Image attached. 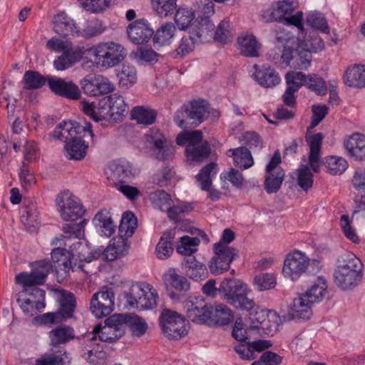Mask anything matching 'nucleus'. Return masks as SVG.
Returning <instances> with one entry per match:
<instances>
[{"label": "nucleus", "instance_id": "nucleus-22", "mask_svg": "<svg viewBox=\"0 0 365 365\" xmlns=\"http://www.w3.org/2000/svg\"><path fill=\"white\" fill-rule=\"evenodd\" d=\"M182 266L186 275L195 281H200L207 277L208 272L206 266L197 261L192 255L185 257Z\"/></svg>", "mask_w": 365, "mask_h": 365}, {"label": "nucleus", "instance_id": "nucleus-61", "mask_svg": "<svg viewBox=\"0 0 365 365\" xmlns=\"http://www.w3.org/2000/svg\"><path fill=\"white\" fill-rule=\"evenodd\" d=\"M127 326L129 327L132 335L138 337L145 334L148 329L145 321L137 315L129 314Z\"/></svg>", "mask_w": 365, "mask_h": 365}, {"label": "nucleus", "instance_id": "nucleus-5", "mask_svg": "<svg viewBox=\"0 0 365 365\" xmlns=\"http://www.w3.org/2000/svg\"><path fill=\"white\" fill-rule=\"evenodd\" d=\"M145 143L151 157L158 160L173 159L175 147L159 130H150L145 135Z\"/></svg>", "mask_w": 365, "mask_h": 365}, {"label": "nucleus", "instance_id": "nucleus-12", "mask_svg": "<svg viewBox=\"0 0 365 365\" xmlns=\"http://www.w3.org/2000/svg\"><path fill=\"white\" fill-rule=\"evenodd\" d=\"M61 217L65 221H75L85 213V209L79 199L68 191L61 192L56 198Z\"/></svg>", "mask_w": 365, "mask_h": 365}, {"label": "nucleus", "instance_id": "nucleus-55", "mask_svg": "<svg viewBox=\"0 0 365 365\" xmlns=\"http://www.w3.org/2000/svg\"><path fill=\"white\" fill-rule=\"evenodd\" d=\"M304 86L318 96H324L327 92L325 81L318 74L312 73L309 75Z\"/></svg>", "mask_w": 365, "mask_h": 365}, {"label": "nucleus", "instance_id": "nucleus-13", "mask_svg": "<svg viewBox=\"0 0 365 365\" xmlns=\"http://www.w3.org/2000/svg\"><path fill=\"white\" fill-rule=\"evenodd\" d=\"M81 86L84 93L90 96L107 94L115 88L108 78L101 75H87L81 80Z\"/></svg>", "mask_w": 365, "mask_h": 365}, {"label": "nucleus", "instance_id": "nucleus-17", "mask_svg": "<svg viewBox=\"0 0 365 365\" xmlns=\"http://www.w3.org/2000/svg\"><path fill=\"white\" fill-rule=\"evenodd\" d=\"M48 85L51 91L56 95L72 100L81 98V91L78 87L72 81H66L61 78L48 76Z\"/></svg>", "mask_w": 365, "mask_h": 365}, {"label": "nucleus", "instance_id": "nucleus-59", "mask_svg": "<svg viewBox=\"0 0 365 365\" xmlns=\"http://www.w3.org/2000/svg\"><path fill=\"white\" fill-rule=\"evenodd\" d=\"M85 342L86 344L82 349L81 356L93 365L99 364L98 360L103 359L106 354L101 351L95 350L93 347L95 345L94 342H88L86 340Z\"/></svg>", "mask_w": 365, "mask_h": 365}, {"label": "nucleus", "instance_id": "nucleus-49", "mask_svg": "<svg viewBox=\"0 0 365 365\" xmlns=\"http://www.w3.org/2000/svg\"><path fill=\"white\" fill-rule=\"evenodd\" d=\"M98 44L88 48L78 47L77 51L80 53V60H83V68H90L96 64L98 66V55L97 53Z\"/></svg>", "mask_w": 365, "mask_h": 365}, {"label": "nucleus", "instance_id": "nucleus-47", "mask_svg": "<svg viewBox=\"0 0 365 365\" xmlns=\"http://www.w3.org/2000/svg\"><path fill=\"white\" fill-rule=\"evenodd\" d=\"M48 83V76H43L35 71H27L25 72L21 83L24 88L26 90H36L43 87Z\"/></svg>", "mask_w": 365, "mask_h": 365}, {"label": "nucleus", "instance_id": "nucleus-25", "mask_svg": "<svg viewBox=\"0 0 365 365\" xmlns=\"http://www.w3.org/2000/svg\"><path fill=\"white\" fill-rule=\"evenodd\" d=\"M53 24L54 32L61 36L66 37L70 35L73 36L75 33H77L73 21L63 11L53 16Z\"/></svg>", "mask_w": 365, "mask_h": 365}, {"label": "nucleus", "instance_id": "nucleus-36", "mask_svg": "<svg viewBox=\"0 0 365 365\" xmlns=\"http://www.w3.org/2000/svg\"><path fill=\"white\" fill-rule=\"evenodd\" d=\"M59 305L60 307L57 313L62 315L61 318L63 321L73 317L76 306L74 294L70 292L61 290L60 292Z\"/></svg>", "mask_w": 365, "mask_h": 365}, {"label": "nucleus", "instance_id": "nucleus-42", "mask_svg": "<svg viewBox=\"0 0 365 365\" xmlns=\"http://www.w3.org/2000/svg\"><path fill=\"white\" fill-rule=\"evenodd\" d=\"M71 357L66 351L48 352L36 360V365H70Z\"/></svg>", "mask_w": 365, "mask_h": 365}, {"label": "nucleus", "instance_id": "nucleus-15", "mask_svg": "<svg viewBox=\"0 0 365 365\" xmlns=\"http://www.w3.org/2000/svg\"><path fill=\"white\" fill-rule=\"evenodd\" d=\"M52 266L57 274L66 278L71 269L75 271L76 269H83V265L80 263L77 264L73 262L72 257L66 255L65 249L55 248L51 253Z\"/></svg>", "mask_w": 365, "mask_h": 365}, {"label": "nucleus", "instance_id": "nucleus-21", "mask_svg": "<svg viewBox=\"0 0 365 365\" xmlns=\"http://www.w3.org/2000/svg\"><path fill=\"white\" fill-rule=\"evenodd\" d=\"M97 334L100 341L108 343H113L124 335V330L120 329L115 330L113 328H111L106 324L103 327H102L101 324H98L93 329L92 332L84 336V339L88 342H95L96 340Z\"/></svg>", "mask_w": 365, "mask_h": 365}, {"label": "nucleus", "instance_id": "nucleus-20", "mask_svg": "<svg viewBox=\"0 0 365 365\" xmlns=\"http://www.w3.org/2000/svg\"><path fill=\"white\" fill-rule=\"evenodd\" d=\"M106 174L115 184L125 182L134 175L131 165L120 160L110 163L107 168Z\"/></svg>", "mask_w": 365, "mask_h": 365}, {"label": "nucleus", "instance_id": "nucleus-23", "mask_svg": "<svg viewBox=\"0 0 365 365\" xmlns=\"http://www.w3.org/2000/svg\"><path fill=\"white\" fill-rule=\"evenodd\" d=\"M255 73H254L256 81L259 85L264 88H272L280 83V77L278 73L269 66H262L260 68L257 64L254 65Z\"/></svg>", "mask_w": 365, "mask_h": 365}, {"label": "nucleus", "instance_id": "nucleus-29", "mask_svg": "<svg viewBox=\"0 0 365 365\" xmlns=\"http://www.w3.org/2000/svg\"><path fill=\"white\" fill-rule=\"evenodd\" d=\"M344 82L349 87H364L365 66L356 64L348 67L344 75Z\"/></svg>", "mask_w": 365, "mask_h": 365}, {"label": "nucleus", "instance_id": "nucleus-4", "mask_svg": "<svg viewBox=\"0 0 365 365\" xmlns=\"http://www.w3.org/2000/svg\"><path fill=\"white\" fill-rule=\"evenodd\" d=\"M158 295L153 286L147 283L133 284L125 295L126 304L140 309H152L157 306Z\"/></svg>", "mask_w": 365, "mask_h": 365}, {"label": "nucleus", "instance_id": "nucleus-53", "mask_svg": "<svg viewBox=\"0 0 365 365\" xmlns=\"http://www.w3.org/2000/svg\"><path fill=\"white\" fill-rule=\"evenodd\" d=\"M311 60L312 54L310 51L298 43V46L295 48V56L291 66L298 69H304L309 66Z\"/></svg>", "mask_w": 365, "mask_h": 365}, {"label": "nucleus", "instance_id": "nucleus-28", "mask_svg": "<svg viewBox=\"0 0 365 365\" xmlns=\"http://www.w3.org/2000/svg\"><path fill=\"white\" fill-rule=\"evenodd\" d=\"M88 138H78L67 142L64 145L66 157L68 160H81L86 156L89 142Z\"/></svg>", "mask_w": 365, "mask_h": 365}, {"label": "nucleus", "instance_id": "nucleus-41", "mask_svg": "<svg viewBox=\"0 0 365 365\" xmlns=\"http://www.w3.org/2000/svg\"><path fill=\"white\" fill-rule=\"evenodd\" d=\"M48 336L51 340V344L53 346L66 344L75 337L73 329L66 325H61L50 331Z\"/></svg>", "mask_w": 365, "mask_h": 365}, {"label": "nucleus", "instance_id": "nucleus-51", "mask_svg": "<svg viewBox=\"0 0 365 365\" xmlns=\"http://www.w3.org/2000/svg\"><path fill=\"white\" fill-rule=\"evenodd\" d=\"M38 214L33 205L24 207L21 209V221L25 226L35 228L40 224Z\"/></svg>", "mask_w": 365, "mask_h": 365}, {"label": "nucleus", "instance_id": "nucleus-1", "mask_svg": "<svg viewBox=\"0 0 365 365\" xmlns=\"http://www.w3.org/2000/svg\"><path fill=\"white\" fill-rule=\"evenodd\" d=\"M334 281L342 290L355 288L361 281L363 272L361 260L353 253H345L337 259Z\"/></svg>", "mask_w": 365, "mask_h": 365}, {"label": "nucleus", "instance_id": "nucleus-19", "mask_svg": "<svg viewBox=\"0 0 365 365\" xmlns=\"http://www.w3.org/2000/svg\"><path fill=\"white\" fill-rule=\"evenodd\" d=\"M208 103L202 99L192 101L188 104L184 105L190 125L197 127L208 117Z\"/></svg>", "mask_w": 365, "mask_h": 365}, {"label": "nucleus", "instance_id": "nucleus-16", "mask_svg": "<svg viewBox=\"0 0 365 365\" xmlns=\"http://www.w3.org/2000/svg\"><path fill=\"white\" fill-rule=\"evenodd\" d=\"M127 34L133 43L143 44L147 43L153 36L154 31L146 19H140L128 26Z\"/></svg>", "mask_w": 365, "mask_h": 365}, {"label": "nucleus", "instance_id": "nucleus-63", "mask_svg": "<svg viewBox=\"0 0 365 365\" xmlns=\"http://www.w3.org/2000/svg\"><path fill=\"white\" fill-rule=\"evenodd\" d=\"M277 284L276 277L274 274H259L254 278V284L258 291L272 289Z\"/></svg>", "mask_w": 365, "mask_h": 365}, {"label": "nucleus", "instance_id": "nucleus-3", "mask_svg": "<svg viewBox=\"0 0 365 365\" xmlns=\"http://www.w3.org/2000/svg\"><path fill=\"white\" fill-rule=\"evenodd\" d=\"M320 269L319 261L315 259H310L304 253L300 251H294L287 255L282 272L286 278L295 281L306 272L309 274H315Z\"/></svg>", "mask_w": 365, "mask_h": 365}, {"label": "nucleus", "instance_id": "nucleus-57", "mask_svg": "<svg viewBox=\"0 0 365 365\" xmlns=\"http://www.w3.org/2000/svg\"><path fill=\"white\" fill-rule=\"evenodd\" d=\"M297 185L304 190L307 191L313 185V174L309 165H300L297 170Z\"/></svg>", "mask_w": 365, "mask_h": 365}, {"label": "nucleus", "instance_id": "nucleus-10", "mask_svg": "<svg viewBox=\"0 0 365 365\" xmlns=\"http://www.w3.org/2000/svg\"><path fill=\"white\" fill-rule=\"evenodd\" d=\"M214 256L210 261L209 268L215 275H219L227 271L231 262L237 256V251L232 247L222 243H215L213 246Z\"/></svg>", "mask_w": 365, "mask_h": 365}, {"label": "nucleus", "instance_id": "nucleus-2", "mask_svg": "<svg viewBox=\"0 0 365 365\" xmlns=\"http://www.w3.org/2000/svg\"><path fill=\"white\" fill-rule=\"evenodd\" d=\"M222 299L236 309L251 311L255 306L252 299L247 297L246 284L237 279H224L220 284Z\"/></svg>", "mask_w": 365, "mask_h": 365}, {"label": "nucleus", "instance_id": "nucleus-30", "mask_svg": "<svg viewBox=\"0 0 365 365\" xmlns=\"http://www.w3.org/2000/svg\"><path fill=\"white\" fill-rule=\"evenodd\" d=\"M237 43L240 52L246 57H259L261 43L252 34H246L238 37Z\"/></svg>", "mask_w": 365, "mask_h": 365}, {"label": "nucleus", "instance_id": "nucleus-54", "mask_svg": "<svg viewBox=\"0 0 365 365\" xmlns=\"http://www.w3.org/2000/svg\"><path fill=\"white\" fill-rule=\"evenodd\" d=\"M194 19V11L184 6L179 7L175 15V22L180 30L187 29Z\"/></svg>", "mask_w": 365, "mask_h": 365}, {"label": "nucleus", "instance_id": "nucleus-9", "mask_svg": "<svg viewBox=\"0 0 365 365\" xmlns=\"http://www.w3.org/2000/svg\"><path fill=\"white\" fill-rule=\"evenodd\" d=\"M183 309L187 319L198 324H210L212 305L202 297H189L184 302Z\"/></svg>", "mask_w": 365, "mask_h": 365}, {"label": "nucleus", "instance_id": "nucleus-8", "mask_svg": "<svg viewBox=\"0 0 365 365\" xmlns=\"http://www.w3.org/2000/svg\"><path fill=\"white\" fill-rule=\"evenodd\" d=\"M31 272H23L16 276V284H19L24 287L43 284L48 274L53 269L49 259L35 262L31 264Z\"/></svg>", "mask_w": 365, "mask_h": 365}, {"label": "nucleus", "instance_id": "nucleus-34", "mask_svg": "<svg viewBox=\"0 0 365 365\" xmlns=\"http://www.w3.org/2000/svg\"><path fill=\"white\" fill-rule=\"evenodd\" d=\"M327 287L326 279L323 277H319L317 281L302 295L308 302L312 304L319 303L324 299Z\"/></svg>", "mask_w": 365, "mask_h": 365}, {"label": "nucleus", "instance_id": "nucleus-48", "mask_svg": "<svg viewBox=\"0 0 365 365\" xmlns=\"http://www.w3.org/2000/svg\"><path fill=\"white\" fill-rule=\"evenodd\" d=\"M233 319L232 311L226 305L216 304L212 306V318L210 324L214 323L218 325H226Z\"/></svg>", "mask_w": 365, "mask_h": 365}, {"label": "nucleus", "instance_id": "nucleus-35", "mask_svg": "<svg viewBox=\"0 0 365 365\" xmlns=\"http://www.w3.org/2000/svg\"><path fill=\"white\" fill-rule=\"evenodd\" d=\"M106 101L110 104L109 106L110 107L113 122L122 121L128 113V106L125 103L123 98L117 93H114L108 96Z\"/></svg>", "mask_w": 365, "mask_h": 365}, {"label": "nucleus", "instance_id": "nucleus-45", "mask_svg": "<svg viewBox=\"0 0 365 365\" xmlns=\"http://www.w3.org/2000/svg\"><path fill=\"white\" fill-rule=\"evenodd\" d=\"M138 226L137 217L130 212L127 211L123 215L119 227V237L129 238L135 232Z\"/></svg>", "mask_w": 365, "mask_h": 365}, {"label": "nucleus", "instance_id": "nucleus-46", "mask_svg": "<svg viewBox=\"0 0 365 365\" xmlns=\"http://www.w3.org/2000/svg\"><path fill=\"white\" fill-rule=\"evenodd\" d=\"M228 153H232L235 165L240 169L249 168L254 163L251 153L246 147L230 149Z\"/></svg>", "mask_w": 365, "mask_h": 365}, {"label": "nucleus", "instance_id": "nucleus-32", "mask_svg": "<svg viewBox=\"0 0 365 365\" xmlns=\"http://www.w3.org/2000/svg\"><path fill=\"white\" fill-rule=\"evenodd\" d=\"M202 43L201 39L195 31L192 29L189 31L188 35L184 36L180 41L178 46L175 50L173 56L175 58H182L191 53L196 44Z\"/></svg>", "mask_w": 365, "mask_h": 365}, {"label": "nucleus", "instance_id": "nucleus-18", "mask_svg": "<svg viewBox=\"0 0 365 365\" xmlns=\"http://www.w3.org/2000/svg\"><path fill=\"white\" fill-rule=\"evenodd\" d=\"M217 172V164L212 162L203 167L196 176L200 188L209 192V197L212 201H217L221 196V193L217 190L211 187L212 176L216 175Z\"/></svg>", "mask_w": 365, "mask_h": 365}, {"label": "nucleus", "instance_id": "nucleus-40", "mask_svg": "<svg viewBox=\"0 0 365 365\" xmlns=\"http://www.w3.org/2000/svg\"><path fill=\"white\" fill-rule=\"evenodd\" d=\"M125 237H119L118 240L110 244L103 251V258L112 261L116 258L124 256L130 247Z\"/></svg>", "mask_w": 365, "mask_h": 365}, {"label": "nucleus", "instance_id": "nucleus-27", "mask_svg": "<svg viewBox=\"0 0 365 365\" xmlns=\"http://www.w3.org/2000/svg\"><path fill=\"white\" fill-rule=\"evenodd\" d=\"M344 147L351 158L362 160L365 157V135L353 134L344 141Z\"/></svg>", "mask_w": 365, "mask_h": 365}, {"label": "nucleus", "instance_id": "nucleus-39", "mask_svg": "<svg viewBox=\"0 0 365 365\" xmlns=\"http://www.w3.org/2000/svg\"><path fill=\"white\" fill-rule=\"evenodd\" d=\"M173 239L174 232L172 230H167L163 234L155 247L158 259H165L170 257L174 250Z\"/></svg>", "mask_w": 365, "mask_h": 365}, {"label": "nucleus", "instance_id": "nucleus-58", "mask_svg": "<svg viewBox=\"0 0 365 365\" xmlns=\"http://www.w3.org/2000/svg\"><path fill=\"white\" fill-rule=\"evenodd\" d=\"M325 165L331 175H341L348 168L347 161L341 157L329 156L326 159Z\"/></svg>", "mask_w": 365, "mask_h": 365}, {"label": "nucleus", "instance_id": "nucleus-37", "mask_svg": "<svg viewBox=\"0 0 365 365\" xmlns=\"http://www.w3.org/2000/svg\"><path fill=\"white\" fill-rule=\"evenodd\" d=\"M176 31V27L172 22L163 24L153 34L155 46H163L169 45L173 41Z\"/></svg>", "mask_w": 365, "mask_h": 365}, {"label": "nucleus", "instance_id": "nucleus-56", "mask_svg": "<svg viewBox=\"0 0 365 365\" xmlns=\"http://www.w3.org/2000/svg\"><path fill=\"white\" fill-rule=\"evenodd\" d=\"M202 140V133L201 130L183 131L178 134L176 138V143L178 145L183 146L187 145H199Z\"/></svg>", "mask_w": 365, "mask_h": 365}, {"label": "nucleus", "instance_id": "nucleus-26", "mask_svg": "<svg viewBox=\"0 0 365 365\" xmlns=\"http://www.w3.org/2000/svg\"><path fill=\"white\" fill-rule=\"evenodd\" d=\"M165 286L168 290L175 289L179 292H187L190 288L189 281L182 275L178 274L175 269H170L163 276Z\"/></svg>", "mask_w": 365, "mask_h": 365}, {"label": "nucleus", "instance_id": "nucleus-43", "mask_svg": "<svg viewBox=\"0 0 365 365\" xmlns=\"http://www.w3.org/2000/svg\"><path fill=\"white\" fill-rule=\"evenodd\" d=\"M185 152L189 160L202 163L209 157L210 146L207 141L196 145H187Z\"/></svg>", "mask_w": 365, "mask_h": 365}, {"label": "nucleus", "instance_id": "nucleus-31", "mask_svg": "<svg viewBox=\"0 0 365 365\" xmlns=\"http://www.w3.org/2000/svg\"><path fill=\"white\" fill-rule=\"evenodd\" d=\"M95 226L99 229L101 235L110 237L115 232L114 225L110 211L107 209L99 210L93 218Z\"/></svg>", "mask_w": 365, "mask_h": 365}, {"label": "nucleus", "instance_id": "nucleus-62", "mask_svg": "<svg viewBox=\"0 0 365 365\" xmlns=\"http://www.w3.org/2000/svg\"><path fill=\"white\" fill-rule=\"evenodd\" d=\"M120 86L128 88L136 81L137 75L135 68L130 65H123L121 71L118 73Z\"/></svg>", "mask_w": 365, "mask_h": 365}, {"label": "nucleus", "instance_id": "nucleus-24", "mask_svg": "<svg viewBox=\"0 0 365 365\" xmlns=\"http://www.w3.org/2000/svg\"><path fill=\"white\" fill-rule=\"evenodd\" d=\"M323 138L324 135L322 133H317L310 136L306 135V140L310 148L309 156V165L315 173L319 171L320 151Z\"/></svg>", "mask_w": 365, "mask_h": 365}, {"label": "nucleus", "instance_id": "nucleus-44", "mask_svg": "<svg viewBox=\"0 0 365 365\" xmlns=\"http://www.w3.org/2000/svg\"><path fill=\"white\" fill-rule=\"evenodd\" d=\"M302 294L299 297L294 299L293 306L291 309V314L293 319H309L312 314V305Z\"/></svg>", "mask_w": 365, "mask_h": 365}, {"label": "nucleus", "instance_id": "nucleus-6", "mask_svg": "<svg viewBox=\"0 0 365 365\" xmlns=\"http://www.w3.org/2000/svg\"><path fill=\"white\" fill-rule=\"evenodd\" d=\"M163 334L170 339H179L188 333L185 318L176 312L163 309L159 318Z\"/></svg>", "mask_w": 365, "mask_h": 365}, {"label": "nucleus", "instance_id": "nucleus-33", "mask_svg": "<svg viewBox=\"0 0 365 365\" xmlns=\"http://www.w3.org/2000/svg\"><path fill=\"white\" fill-rule=\"evenodd\" d=\"M80 61V53L74 48L73 45L61 52L53 61V66L57 71H64L72 67Z\"/></svg>", "mask_w": 365, "mask_h": 365}, {"label": "nucleus", "instance_id": "nucleus-11", "mask_svg": "<svg viewBox=\"0 0 365 365\" xmlns=\"http://www.w3.org/2000/svg\"><path fill=\"white\" fill-rule=\"evenodd\" d=\"M97 53L98 66L105 68L118 65L127 55L126 50L120 44L111 41L98 43Z\"/></svg>", "mask_w": 365, "mask_h": 365}, {"label": "nucleus", "instance_id": "nucleus-52", "mask_svg": "<svg viewBox=\"0 0 365 365\" xmlns=\"http://www.w3.org/2000/svg\"><path fill=\"white\" fill-rule=\"evenodd\" d=\"M307 24L311 27L324 34L329 33V27L323 14L319 11H311L307 14Z\"/></svg>", "mask_w": 365, "mask_h": 365}, {"label": "nucleus", "instance_id": "nucleus-50", "mask_svg": "<svg viewBox=\"0 0 365 365\" xmlns=\"http://www.w3.org/2000/svg\"><path fill=\"white\" fill-rule=\"evenodd\" d=\"M131 117L133 120H137L138 123L150 125L155 122L156 113L153 110L137 106L133 108Z\"/></svg>", "mask_w": 365, "mask_h": 365}, {"label": "nucleus", "instance_id": "nucleus-7", "mask_svg": "<svg viewBox=\"0 0 365 365\" xmlns=\"http://www.w3.org/2000/svg\"><path fill=\"white\" fill-rule=\"evenodd\" d=\"M91 127V123H86L85 125H81L76 121H65L56 127L51 135L66 143L78 138H90L93 141L94 134Z\"/></svg>", "mask_w": 365, "mask_h": 365}, {"label": "nucleus", "instance_id": "nucleus-14", "mask_svg": "<svg viewBox=\"0 0 365 365\" xmlns=\"http://www.w3.org/2000/svg\"><path fill=\"white\" fill-rule=\"evenodd\" d=\"M115 294L111 289L102 290L95 293L90 303L91 312L97 317L109 315L114 309Z\"/></svg>", "mask_w": 365, "mask_h": 365}, {"label": "nucleus", "instance_id": "nucleus-60", "mask_svg": "<svg viewBox=\"0 0 365 365\" xmlns=\"http://www.w3.org/2000/svg\"><path fill=\"white\" fill-rule=\"evenodd\" d=\"M215 24L208 16H201L198 22V25L192 30L195 31V34L197 35L201 39V41L207 40V36H210V33L214 31Z\"/></svg>", "mask_w": 365, "mask_h": 365}, {"label": "nucleus", "instance_id": "nucleus-38", "mask_svg": "<svg viewBox=\"0 0 365 365\" xmlns=\"http://www.w3.org/2000/svg\"><path fill=\"white\" fill-rule=\"evenodd\" d=\"M285 176V172L279 168L274 172L266 173L264 176V188L268 194L277 193L282 186Z\"/></svg>", "mask_w": 365, "mask_h": 365}, {"label": "nucleus", "instance_id": "nucleus-64", "mask_svg": "<svg viewBox=\"0 0 365 365\" xmlns=\"http://www.w3.org/2000/svg\"><path fill=\"white\" fill-rule=\"evenodd\" d=\"M199 243L200 240L197 237H182L180 244L177 247V252L185 255V257L192 255L193 252L197 251L195 247Z\"/></svg>", "mask_w": 365, "mask_h": 365}]
</instances>
